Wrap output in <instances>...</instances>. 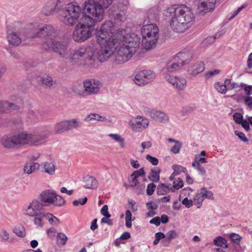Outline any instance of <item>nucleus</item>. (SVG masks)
Listing matches in <instances>:
<instances>
[{"instance_id": "f257e3e1", "label": "nucleus", "mask_w": 252, "mask_h": 252, "mask_svg": "<svg viewBox=\"0 0 252 252\" xmlns=\"http://www.w3.org/2000/svg\"><path fill=\"white\" fill-rule=\"evenodd\" d=\"M56 35L53 29L51 35H40L47 38L43 47L54 51L60 58L66 59L69 57L68 63L71 65H91L95 60L104 62L111 56L114 48L117 51L115 62L122 64L131 58L140 43L139 36L134 33L126 34L125 30H118L115 33L113 23L111 21L105 22L97 32V41L100 46L97 52H95L93 46L83 47L72 52L66 42L53 38Z\"/></svg>"}, {"instance_id": "f03ea898", "label": "nucleus", "mask_w": 252, "mask_h": 252, "mask_svg": "<svg viewBox=\"0 0 252 252\" xmlns=\"http://www.w3.org/2000/svg\"><path fill=\"white\" fill-rule=\"evenodd\" d=\"M164 15L170 19L171 29L177 32H183L192 24L195 19L191 8L184 4L168 7Z\"/></svg>"}, {"instance_id": "7ed1b4c3", "label": "nucleus", "mask_w": 252, "mask_h": 252, "mask_svg": "<svg viewBox=\"0 0 252 252\" xmlns=\"http://www.w3.org/2000/svg\"><path fill=\"white\" fill-rule=\"evenodd\" d=\"M95 2L93 0H88L84 3L82 17L81 20L93 25L94 23L101 21L104 17V10L102 5L107 8L113 0H97Z\"/></svg>"}, {"instance_id": "20e7f679", "label": "nucleus", "mask_w": 252, "mask_h": 252, "mask_svg": "<svg viewBox=\"0 0 252 252\" xmlns=\"http://www.w3.org/2000/svg\"><path fill=\"white\" fill-rule=\"evenodd\" d=\"M53 32V27L51 25H46L40 28L38 32L32 25L21 29L18 33L12 32L8 33L7 38L9 44L18 46L23 41L29 38L40 37L42 35H51Z\"/></svg>"}, {"instance_id": "39448f33", "label": "nucleus", "mask_w": 252, "mask_h": 252, "mask_svg": "<svg viewBox=\"0 0 252 252\" xmlns=\"http://www.w3.org/2000/svg\"><path fill=\"white\" fill-rule=\"evenodd\" d=\"M158 15H152L151 13L148 15L150 21H144L141 29L142 35V44L146 50H150L154 47L158 38V29L156 25L152 23L156 20Z\"/></svg>"}, {"instance_id": "423d86ee", "label": "nucleus", "mask_w": 252, "mask_h": 252, "mask_svg": "<svg viewBox=\"0 0 252 252\" xmlns=\"http://www.w3.org/2000/svg\"><path fill=\"white\" fill-rule=\"evenodd\" d=\"M61 20L65 25L73 26L79 20L82 15V9L76 2H71L62 7Z\"/></svg>"}, {"instance_id": "0eeeda50", "label": "nucleus", "mask_w": 252, "mask_h": 252, "mask_svg": "<svg viewBox=\"0 0 252 252\" xmlns=\"http://www.w3.org/2000/svg\"><path fill=\"white\" fill-rule=\"evenodd\" d=\"M27 138L28 133L18 131L3 136L1 138L0 142L6 149H17L27 145Z\"/></svg>"}, {"instance_id": "6e6552de", "label": "nucleus", "mask_w": 252, "mask_h": 252, "mask_svg": "<svg viewBox=\"0 0 252 252\" xmlns=\"http://www.w3.org/2000/svg\"><path fill=\"white\" fill-rule=\"evenodd\" d=\"M44 206H47V205L41 202L39 199H34L24 209L26 215L33 218L34 224L37 227L43 226L42 219L45 213L42 211Z\"/></svg>"}, {"instance_id": "1a4fd4ad", "label": "nucleus", "mask_w": 252, "mask_h": 252, "mask_svg": "<svg viewBox=\"0 0 252 252\" xmlns=\"http://www.w3.org/2000/svg\"><path fill=\"white\" fill-rule=\"evenodd\" d=\"M84 24H78L73 32V39L78 42H82L89 38L94 30L93 25L85 22Z\"/></svg>"}, {"instance_id": "9d476101", "label": "nucleus", "mask_w": 252, "mask_h": 252, "mask_svg": "<svg viewBox=\"0 0 252 252\" xmlns=\"http://www.w3.org/2000/svg\"><path fill=\"white\" fill-rule=\"evenodd\" d=\"M82 126V123L76 119L65 120L57 123L54 128L56 133H62L72 129H77Z\"/></svg>"}, {"instance_id": "9b49d317", "label": "nucleus", "mask_w": 252, "mask_h": 252, "mask_svg": "<svg viewBox=\"0 0 252 252\" xmlns=\"http://www.w3.org/2000/svg\"><path fill=\"white\" fill-rule=\"evenodd\" d=\"M156 77L155 73L150 70H143L139 71L133 80L138 86L145 85L153 81Z\"/></svg>"}, {"instance_id": "f8f14e48", "label": "nucleus", "mask_w": 252, "mask_h": 252, "mask_svg": "<svg viewBox=\"0 0 252 252\" xmlns=\"http://www.w3.org/2000/svg\"><path fill=\"white\" fill-rule=\"evenodd\" d=\"M50 135V132L45 130L37 133H28L27 145H37L44 143Z\"/></svg>"}, {"instance_id": "ddd939ff", "label": "nucleus", "mask_w": 252, "mask_h": 252, "mask_svg": "<svg viewBox=\"0 0 252 252\" xmlns=\"http://www.w3.org/2000/svg\"><path fill=\"white\" fill-rule=\"evenodd\" d=\"M101 87L99 81L95 79H87L84 81L85 96L95 94L98 93Z\"/></svg>"}, {"instance_id": "4468645a", "label": "nucleus", "mask_w": 252, "mask_h": 252, "mask_svg": "<svg viewBox=\"0 0 252 252\" xmlns=\"http://www.w3.org/2000/svg\"><path fill=\"white\" fill-rule=\"evenodd\" d=\"M63 0H50L44 6L42 12L46 16L52 14L56 10L62 9L63 7Z\"/></svg>"}, {"instance_id": "2eb2a0df", "label": "nucleus", "mask_w": 252, "mask_h": 252, "mask_svg": "<svg viewBox=\"0 0 252 252\" xmlns=\"http://www.w3.org/2000/svg\"><path fill=\"white\" fill-rule=\"evenodd\" d=\"M211 1V0H204L199 2L198 8L199 9V14L204 15L205 14L211 12L215 9L216 0Z\"/></svg>"}, {"instance_id": "dca6fc26", "label": "nucleus", "mask_w": 252, "mask_h": 252, "mask_svg": "<svg viewBox=\"0 0 252 252\" xmlns=\"http://www.w3.org/2000/svg\"><path fill=\"white\" fill-rule=\"evenodd\" d=\"M149 120L141 116H137L136 121L135 122H130L129 125L133 130L135 131H140L142 128H146L149 126Z\"/></svg>"}, {"instance_id": "f3484780", "label": "nucleus", "mask_w": 252, "mask_h": 252, "mask_svg": "<svg viewBox=\"0 0 252 252\" xmlns=\"http://www.w3.org/2000/svg\"><path fill=\"white\" fill-rule=\"evenodd\" d=\"M148 113L151 118L157 122L166 123L169 121L168 116L164 112L156 110H151Z\"/></svg>"}, {"instance_id": "a211bd4d", "label": "nucleus", "mask_w": 252, "mask_h": 252, "mask_svg": "<svg viewBox=\"0 0 252 252\" xmlns=\"http://www.w3.org/2000/svg\"><path fill=\"white\" fill-rule=\"evenodd\" d=\"M204 69V63L202 62L199 61L191 65L188 69L187 72L190 75L195 76L199 73L203 72Z\"/></svg>"}, {"instance_id": "6ab92c4d", "label": "nucleus", "mask_w": 252, "mask_h": 252, "mask_svg": "<svg viewBox=\"0 0 252 252\" xmlns=\"http://www.w3.org/2000/svg\"><path fill=\"white\" fill-rule=\"evenodd\" d=\"M55 192L53 190L48 189L42 191L39 196V199L40 201L48 206L53 203V197H55Z\"/></svg>"}, {"instance_id": "aec40b11", "label": "nucleus", "mask_w": 252, "mask_h": 252, "mask_svg": "<svg viewBox=\"0 0 252 252\" xmlns=\"http://www.w3.org/2000/svg\"><path fill=\"white\" fill-rule=\"evenodd\" d=\"M175 58L179 60V63H180L181 65L183 66L187 64L191 60V56L189 53L180 52L177 54Z\"/></svg>"}, {"instance_id": "412c9836", "label": "nucleus", "mask_w": 252, "mask_h": 252, "mask_svg": "<svg viewBox=\"0 0 252 252\" xmlns=\"http://www.w3.org/2000/svg\"><path fill=\"white\" fill-rule=\"evenodd\" d=\"M84 182L85 183L84 187L85 188L92 189L97 187V181L94 177L93 176H85L84 178Z\"/></svg>"}, {"instance_id": "4be33fe9", "label": "nucleus", "mask_w": 252, "mask_h": 252, "mask_svg": "<svg viewBox=\"0 0 252 252\" xmlns=\"http://www.w3.org/2000/svg\"><path fill=\"white\" fill-rule=\"evenodd\" d=\"M161 170L158 167L152 168L148 176V179L152 182H158L160 179L159 174Z\"/></svg>"}, {"instance_id": "5701e85b", "label": "nucleus", "mask_w": 252, "mask_h": 252, "mask_svg": "<svg viewBox=\"0 0 252 252\" xmlns=\"http://www.w3.org/2000/svg\"><path fill=\"white\" fill-rule=\"evenodd\" d=\"M28 116L33 121L38 120L44 117V112L39 109L30 110Z\"/></svg>"}, {"instance_id": "b1692460", "label": "nucleus", "mask_w": 252, "mask_h": 252, "mask_svg": "<svg viewBox=\"0 0 252 252\" xmlns=\"http://www.w3.org/2000/svg\"><path fill=\"white\" fill-rule=\"evenodd\" d=\"M44 219H47L48 220L49 223L52 225H57L60 223L59 219L49 213H44V216L42 217V224Z\"/></svg>"}, {"instance_id": "393cba45", "label": "nucleus", "mask_w": 252, "mask_h": 252, "mask_svg": "<svg viewBox=\"0 0 252 252\" xmlns=\"http://www.w3.org/2000/svg\"><path fill=\"white\" fill-rule=\"evenodd\" d=\"M174 192V190L164 184L161 183L158 185L157 188V193L158 195H163L168 193V190Z\"/></svg>"}, {"instance_id": "a878e982", "label": "nucleus", "mask_w": 252, "mask_h": 252, "mask_svg": "<svg viewBox=\"0 0 252 252\" xmlns=\"http://www.w3.org/2000/svg\"><path fill=\"white\" fill-rule=\"evenodd\" d=\"M41 82L42 84L49 88H51L56 84V81L53 79V78L48 75H44L41 78Z\"/></svg>"}, {"instance_id": "bb28decb", "label": "nucleus", "mask_w": 252, "mask_h": 252, "mask_svg": "<svg viewBox=\"0 0 252 252\" xmlns=\"http://www.w3.org/2000/svg\"><path fill=\"white\" fill-rule=\"evenodd\" d=\"M40 167V164L38 162H32L30 164H27L24 167V172L29 174L35 172Z\"/></svg>"}, {"instance_id": "cd10ccee", "label": "nucleus", "mask_w": 252, "mask_h": 252, "mask_svg": "<svg viewBox=\"0 0 252 252\" xmlns=\"http://www.w3.org/2000/svg\"><path fill=\"white\" fill-rule=\"evenodd\" d=\"M213 243L215 246L224 249H226L228 247L227 241L221 236H218L215 238L214 240Z\"/></svg>"}, {"instance_id": "c85d7f7f", "label": "nucleus", "mask_w": 252, "mask_h": 252, "mask_svg": "<svg viewBox=\"0 0 252 252\" xmlns=\"http://www.w3.org/2000/svg\"><path fill=\"white\" fill-rule=\"evenodd\" d=\"M73 91L74 93H76L77 94H79L81 96H86L85 88H84V81L83 82V84H75L73 86Z\"/></svg>"}, {"instance_id": "c756f323", "label": "nucleus", "mask_w": 252, "mask_h": 252, "mask_svg": "<svg viewBox=\"0 0 252 252\" xmlns=\"http://www.w3.org/2000/svg\"><path fill=\"white\" fill-rule=\"evenodd\" d=\"M187 85V80L183 77L177 78V82L175 84L174 88L179 90H184Z\"/></svg>"}, {"instance_id": "7c9ffc66", "label": "nucleus", "mask_w": 252, "mask_h": 252, "mask_svg": "<svg viewBox=\"0 0 252 252\" xmlns=\"http://www.w3.org/2000/svg\"><path fill=\"white\" fill-rule=\"evenodd\" d=\"M44 172L52 175L55 173V167L54 163L52 162H46L44 164Z\"/></svg>"}, {"instance_id": "2f4dec72", "label": "nucleus", "mask_w": 252, "mask_h": 252, "mask_svg": "<svg viewBox=\"0 0 252 252\" xmlns=\"http://www.w3.org/2000/svg\"><path fill=\"white\" fill-rule=\"evenodd\" d=\"M175 61L177 63H169L166 65V69L168 72H173L178 69L179 67L181 66L180 63H179V60L176 58L174 59Z\"/></svg>"}, {"instance_id": "473e14b6", "label": "nucleus", "mask_w": 252, "mask_h": 252, "mask_svg": "<svg viewBox=\"0 0 252 252\" xmlns=\"http://www.w3.org/2000/svg\"><path fill=\"white\" fill-rule=\"evenodd\" d=\"M65 203V200L64 199L59 195H58L55 192V197H53V203L52 204H53L54 206H61Z\"/></svg>"}, {"instance_id": "72a5a7b5", "label": "nucleus", "mask_w": 252, "mask_h": 252, "mask_svg": "<svg viewBox=\"0 0 252 252\" xmlns=\"http://www.w3.org/2000/svg\"><path fill=\"white\" fill-rule=\"evenodd\" d=\"M105 120L104 117H102L101 116L92 113L88 116L87 118H86L85 121L89 122L92 120H96L98 121H104Z\"/></svg>"}, {"instance_id": "f704fd0d", "label": "nucleus", "mask_w": 252, "mask_h": 252, "mask_svg": "<svg viewBox=\"0 0 252 252\" xmlns=\"http://www.w3.org/2000/svg\"><path fill=\"white\" fill-rule=\"evenodd\" d=\"M57 243L59 245L64 246L66 243L67 238L63 233H58L57 236Z\"/></svg>"}, {"instance_id": "c9c22d12", "label": "nucleus", "mask_w": 252, "mask_h": 252, "mask_svg": "<svg viewBox=\"0 0 252 252\" xmlns=\"http://www.w3.org/2000/svg\"><path fill=\"white\" fill-rule=\"evenodd\" d=\"M108 136L115 141L119 142L122 148H124L125 147L124 139L122 138L120 135L118 134L110 133L108 134Z\"/></svg>"}, {"instance_id": "e433bc0d", "label": "nucleus", "mask_w": 252, "mask_h": 252, "mask_svg": "<svg viewBox=\"0 0 252 252\" xmlns=\"http://www.w3.org/2000/svg\"><path fill=\"white\" fill-rule=\"evenodd\" d=\"M172 168L176 175H179L181 172L186 173L188 171L186 168L179 165L174 164L172 165Z\"/></svg>"}, {"instance_id": "4c0bfd02", "label": "nucleus", "mask_w": 252, "mask_h": 252, "mask_svg": "<svg viewBox=\"0 0 252 252\" xmlns=\"http://www.w3.org/2000/svg\"><path fill=\"white\" fill-rule=\"evenodd\" d=\"M132 214L129 210H127L126 211V226L128 228H130L132 226Z\"/></svg>"}, {"instance_id": "58836bf2", "label": "nucleus", "mask_w": 252, "mask_h": 252, "mask_svg": "<svg viewBox=\"0 0 252 252\" xmlns=\"http://www.w3.org/2000/svg\"><path fill=\"white\" fill-rule=\"evenodd\" d=\"M223 85L220 82L216 83L215 84V88L218 92L222 94H225L227 92V88L225 85Z\"/></svg>"}, {"instance_id": "ea45409f", "label": "nucleus", "mask_w": 252, "mask_h": 252, "mask_svg": "<svg viewBox=\"0 0 252 252\" xmlns=\"http://www.w3.org/2000/svg\"><path fill=\"white\" fill-rule=\"evenodd\" d=\"M204 198L201 193V191L200 192L196 194L194 197V200L195 201L194 204H199V206H197L198 208H199L200 206L202 205V203L204 200Z\"/></svg>"}, {"instance_id": "a19ab883", "label": "nucleus", "mask_w": 252, "mask_h": 252, "mask_svg": "<svg viewBox=\"0 0 252 252\" xmlns=\"http://www.w3.org/2000/svg\"><path fill=\"white\" fill-rule=\"evenodd\" d=\"M204 198H208L209 199H214L213 193L210 190H207L205 188H202L200 189Z\"/></svg>"}, {"instance_id": "79ce46f5", "label": "nucleus", "mask_w": 252, "mask_h": 252, "mask_svg": "<svg viewBox=\"0 0 252 252\" xmlns=\"http://www.w3.org/2000/svg\"><path fill=\"white\" fill-rule=\"evenodd\" d=\"M192 166L195 168L201 175L204 176L206 174V170L205 168L200 164L196 163H192Z\"/></svg>"}, {"instance_id": "37998d69", "label": "nucleus", "mask_w": 252, "mask_h": 252, "mask_svg": "<svg viewBox=\"0 0 252 252\" xmlns=\"http://www.w3.org/2000/svg\"><path fill=\"white\" fill-rule=\"evenodd\" d=\"M9 102L7 101H0V112L6 113L8 112Z\"/></svg>"}, {"instance_id": "c03bdc74", "label": "nucleus", "mask_w": 252, "mask_h": 252, "mask_svg": "<svg viewBox=\"0 0 252 252\" xmlns=\"http://www.w3.org/2000/svg\"><path fill=\"white\" fill-rule=\"evenodd\" d=\"M230 239L233 243L239 244L242 237L238 234L232 233L230 234Z\"/></svg>"}, {"instance_id": "a18cd8bd", "label": "nucleus", "mask_w": 252, "mask_h": 252, "mask_svg": "<svg viewBox=\"0 0 252 252\" xmlns=\"http://www.w3.org/2000/svg\"><path fill=\"white\" fill-rule=\"evenodd\" d=\"M13 232L15 233L18 237L23 238L26 235L25 228L23 227L15 228L13 230Z\"/></svg>"}, {"instance_id": "49530a36", "label": "nucleus", "mask_w": 252, "mask_h": 252, "mask_svg": "<svg viewBox=\"0 0 252 252\" xmlns=\"http://www.w3.org/2000/svg\"><path fill=\"white\" fill-rule=\"evenodd\" d=\"M145 172L143 167L134 171L130 175V176H136L137 178L139 177H144L145 176Z\"/></svg>"}, {"instance_id": "de8ad7c7", "label": "nucleus", "mask_w": 252, "mask_h": 252, "mask_svg": "<svg viewBox=\"0 0 252 252\" xmlns=\"http://www.w3.org/2000/svg\"><path fill=\"white\" fill-rule=\"evenodd\" d=\"M182 147V143L180 142H176V143L171 148V152L174 154H178Z\"/></svg>"}, {"instance_id": "09e8293b", "label": "nucleus", "mask_w": 252, "mask_h": 252, "mask_svg": "<svg viewBox=\"0 0 252 252\" xmlns=\"http://www.w3.org/2000/svg\"><path fill=\"white\" fill-rule=\"evenodd\" d=\"M156 186L153 183H150L148 185L146 189V193L148 195H152L155 190Z\"/></svg>"}, {"instance_id": "8fccbe9b", "label": "nucleus", "mask_w": 252, "mask_h": 252, "mask_svg": "<svg viewBox=\"0 0 252 252\" xmlns=\"http://www.w3.org/2000/svg\"><path fill=\"white\" fill-rule=\"evenodd\" d=\"M234 121L238 124H240L243 120V115L238 112L235 113L233 115Z\"/></svg>"}, {"instance_id": "3c124183", "label": "nucleus", "mask_w": 252, "mask_h": 252, "mask_svg": "<svg viewBox=\"0 0 252 252\" xmlns=\"http://www.w3.org/2000/svg\"><path fill=\"white\" fill-rule=\"evenodd\" d=\"M88 198L87 197H85L83 198H79L78 200H74L72 202V204L75 206H77L79 204L83 205L86 203L87 202Z\"/></svg>"}, {"instance_id": "603ef678", "label": "nucleus", "mask_w": 252, "mask_h": 252, "mask_svg": "<svg viewBox=\"0 0 252 252\" xmlns=\"http://www.w3.org/2000/svg\"><path fill=\"white\" fill-rule=\"evenodd\" d=\"M241 86L244 87L246 94L250 96L252 94V85H248L244 83L241 84Z\"/></svg>"}, {"instance_id": "864d4df0", "label": "nucleus", "mask_w": 252, "mask_h": 252, "mask_svg": "<svg viewBox=\"0 0 252 252\" xmlns=\"http://www.w3.org/2000/svg\"><path fill=\"white\" fill-rule=\"evenodd\" d=\"M184 186V183L182 179L180 178H178L177 181H174L173 182V188L176 189H179L180 188H182Z\"/></svg>"}, {"instance_id": "5fc2aeb1", "label": "nucleus", "mask_w": 252, "mask_h": 252, "mask_svg": "<svg viewBox=\"0 0 252 252\" xmlns=\"http://www.w3.org/2000/svg\"><path fill=\"white\" fill-rule=\"evenodd\" d=\"M177 236V234L175 230L169 231L165 235V237L171 241Z\"/></svg>"}, {"instance_id": "6e6d98bb", "label": "nucleus", "mask_w": 252, "mask_h": 252, "mask_svg": "<svg viewBox=\"0 0 252 252\" xmlns=\"http://www.w3.org/2000/svg\"><path fill=\"white\" fill-rule=\"evenodd\" d=\"M146 159L154 165H157L158 164V160L156 158L152 157L149 155H147L146 157Z\"/></svg>"}, {"instance_id": "4d7b16f0", "label": "nucleus", "mask_w": 252, "mask_h": 252, "mask_svg": "<svg viewBox=\"0 0 252 252\" xmlns=\"http://www.w3.org/2000/svg\"><path fill=\"white\" fill-rule=\"evenodd\" d=\"M235 134L242 141H244L245 142H248V139H247V138L246 137L245 134L243 132H240L239 131L236 130L235 131Z\"/></svg>"}, {"instance_id": "13d9d810", "label": "nucleus", "mask_w": 252, "mask_h": 252, "mask_svg": "<svg viewBox=\"0 0 252 252\" xmlns=\"http://www.w3.org/2000/svg\"><path fill=\"white\" fill-rule=\"evenodd\" d=\"M220 72V71L219 69H215L214 71L208 72L205 75V78L206 79H208L209 78L219 74Z\"/></svg>"}, {"instance_id": "bf43d9fd", "label": "nucleus", "mask_w": 252, "mask_h": 252, "mask_svg": "<svg viewBox=\"0 0 252 252\" xmlns=\"http://www.w3.org/2000/svg\"><path fill=\"white\" fill-rule=\"evenodd\" d=\"M244 100L245 104L247 105L250 109H252V96H245L244 97Z\"/></svg>"}, {"instance_id": "052dcab7", "label": "nucleus", "mask_w": 252, "mask_h": 252, "mask_svg": "<svg viewBox=\"0 0 252 252\" xmlns=\"http://www.w3.org/2000/svg\"><path fill=\"white\" fill-rule=\"evenodd\" d=\"M177 78L176 76H172L170 75H166L165 78L166 80L174 87L175 86V83L177 82Z\"/></svg>"}, {"instance_id": "680f3d73", "label": "nucleus", "mask_w": 252, "mask_h": 252, "mask_svg": "<svg viewBox=\"0 0 252 252\" xmlns=\"http://www.w3.org/2000/svg\"><path fill=\"white\" fill-rule=\"evenodd\" d=\"M108 206L106 205H104L100 211L101 214L106 218H110L111 215L108 212Z\"/></svg>"}, {"instance_id": "e2e57ef3", "label": "nucleus", "mask_w": 252, "mask_h": 252, "mask_svg": "<svg viewBox=\"0 0 252 252\" xmlns=\"http://www.w3.org/2000/svg\"><path fill=\"white\" fill-rule=\"evenodd\" d=\"M182 204L187 208H189L192 206L193 202L191 199H189L188 197H185L182 201Z\"/></svg>"}, {"instance_id": "0e129e2a", "label": "nucleus", "mask_w": 252, "mask_h": 252, "mask_svg": "<svg viewBox=\"0 0 252 252\" xmlns=\"http://www.w3.org/2000/svg\"><path fill=\"white\" fill-rule=\"evenodd\" d=\"M131 178V180H129L130 184L129 186L131 187H134L137 186L139 184V182L137 180V178L136 176H130Z\"/></svg>"}, {"instance_id": "69168bd1", "label": "nucleus", "mask_w": 252, "mask_h": 252, "mask_svg": "<svg viewBox=\"0 0 252 252\" xmlns=\"http://www.w3.org/2000/svg\"><path fill=\"white\" fill-rule=\"evenodd\" d=\"M135 187V192L137 194L141 193L142 192H143L145 189V185L143 184L139 185V184Z\"/></svg>"}, {"instance_id": "338daca9", "label": "nucleus", "mask_w": 252, "mask_h": 252, "mask_svg": "<svg viewBox=\"0 0 252 252\" xmlns=\"http://www.w3.org/2000/svg\"><path fill=\"white\" fill-rule=\"evenodd\" d=\"M146 206L149 210L154 211L157 209L158 208L157 205L153 202H150L147 203Z\"/></svg>"}, {"instance_id": "774afa93", "label": "nucleus", "mask_w": 252, "mask_h": 252, "mask_svg": "<svg viewBox=\"0 0 252 252\" xmlns=\"http://www.w3.org/2000/svg\"><path fill=\"white\" fill-rule=\"evenodd\" d=\"M1 238L2 239V241H7L9 239V234L6 230H2L1 231Z\"/></svg>"}]
</instances>
